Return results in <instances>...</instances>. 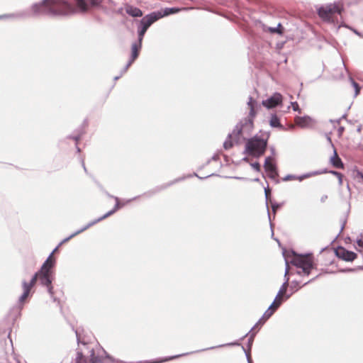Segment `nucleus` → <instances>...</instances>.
I'll list each match as a JSON object with an SVG mask.
<instances>
[{"label":"nucleus","mask_w":363,"mask_h":363,"mask_svg":"<svg viewBox=\"0 0 363 363\" xmlns=\"http://www.w3.org/2000/svg\"><path fill=\"white\" fill-rule=\"evenodd\" d=\"M352 178L358 183H363V173L358 169L355 168L352 172Z\"/></svg>","instance_id":"nucleus-31"},{"label":"nucleus","mask_w":363,"mask_h":363,"mask_svg":"<svg viewBox=\"0 0 363 363\" xmlns=\"http://www.w3.org/2000/svg\"><path fill=\"white\" fill-rule=\"evenodd\" d=\"M267 148V140L261 139L257 134L247 140L243 153L259 158L265 153Z\"/></svg>","instance_id":"nucleus-2"},{"label":"nucleus","mask_w":363,"mask_h":363,"mask_svg":"<svg viewBox=\"0 0 363 363\" xmlns=\"http://www.w3.org/2000/svg\"><path fill=\"white\" fill-rule=\"evenodd\" d=\"M126 13L132 17H141L143 11L138 7L128 5L125 8Z\"/></svg>","instance_id":"nucleus-20"},{"label":"nucleus","mask_w":363,"mask_h":363,"mask_svg":"<svg viewBox=\"0 0 363 363\" xmlns=\"http://www.w3.org/2000/svg\"><path fill=\"white\" fill-rule=\"evenodd\" d=\"M274 313V310H267L263 315H262V318H265V319H269L272 315L273 313Z\"/></svg>","instance_id":"nucleus-47"},{"label":"nucleus","mask_w":363,"mask_h":363,"mask_svg":"<svg viewBox=\"0 0 363 363\" xmlns=\"http://www.w3.org/2000/svg\"><path fill=\"white\" fill-rule=\"evenodd\" d=\"M283 298H277V297L275 296V298L274 300L273 301V302L271 303V305L269 306V308H267V310H274V312L280 307V306L283 303Z\"/></svg>","instance_id":"nucleus-35"},{"label":"nucleus","mask_w":363,"mask_h":363,"mask_svg":"<svg viewBox=\"0 0 363 363\" xmlns=\"http://www.w3.org/2000/svg\"><path fill=\"white\" fill-rule=\"evenodd\" d=\"M256 115V111L254 107L250 108L249 117L245 118L240 121L234 128L233 133L240 135L242 132L247 131L248 133L251 132L253 128V118Z\"/></svg>","instance_id":"nucleus-8"},{"label":"nucleus","mask_w":363,"mask_h":363,"mask_svg":"<svg viewBox=\"0 0 363 363\" xmlns=\"http://www.w3.org/2000/svg\"><path fill=\"white\" fill-rule=\"evenodd\" d=\"M22 286H23V292L18 298V301L20 303H23L25 301V300L28 298V296H29V294L30 292V290L33 287L32 286H30L29 283L28 281H26V280H23Z\"/></svg>","instance_id":"nucleus-17"},{"label":"nucleus","mask_w":363,"mask_h":363,"mask_svg":"<svg viewBox=\"0 0 363 363\" xmlns=\"http://www.w3.org/2000/svg\"><path fill=\"white\" fill-rule=\"evenodd\" d=\"M89 354V362H88L82 350H77L75 363H100L103 358V353L105 350L100 345H96L95 348L87 347Z\"/></svg>","instance_id":"nucleus-4"},{"label":"nucleus","mask_w":363,"mask_h":363,"mask_svg":"<svg viewBox=\"0 0 363 363\" xmlns=\"http://www.w3.org/2000/svg\"><path fill=\"white\" fill-rule=\"evenodd\" d=\"M312 118L308 116H298L296 118V123L301 128H308L311 125Z\"/></svg>","instance_id":"nucleus-18"},{"label":"nucleus","mask_w":363,"mask_h":363,"mask_svg":"<svg viewBox=\"0 0 363 363\" xmlns=\"http://www.w3.org/2000/svg\"><path fill=\"white\" fill-rule=\"evenodd\" d=\"M269 30L272 33H277L281 34L282 33L283 27L281 23H279L277 27L270 28Z\"/></svg>","instance_id":"nucleus-40"},{"label":"nucleus","mask_w":363,"mask_h":363,"mask_svg":"<svg viewBox=\"0 0 363 363\" xmlns=\"http://www.w3.org/2000/svg\"><path fill=\"white\" fill-rule=\"evenodd\" d=\"M101 221V220L100 219V218H98L91 222H89L88 224H86V225H84V227H82V228H80L79 230L75 231L74 233H73L72 234V236L73 237H75L76 235H79V233L85 231L86 230H87L88 228H89L90 227H91L92 225L96 224L97 223Z\"/></svg>","instance_id":"nucleus-29"},{"label":"nucleus","mask_w":363,"mask_h":363,"mask_svg":"<svg viewBox=\"0 0 363 363\" xmlns=\"http://www.w3.org/2000/svg\"><path fill=\"white\" fill-rule=\"evenodd\" d=\"M31 11L34 16H67L74 13L72 5L62 0H42L39 3L33 4Z\"/></svg>","instance_id":"nucleus-1"},{"label":"nucleus","mask_w":363,"mask_h":363,"mask_svg":"<svg viewBox=\"0 0 363 363\" xmlns=\"http://www.w3.org/2000/svg\"><path fill=\"white\" fill-rule=\"evenodd\" d=\"M326 172H327V169H321V170H318V171H314V172H308V173L303 174H302L301 176H298V177L296 176V179H298L300 182H301L304 179H307V178H309V177H311L312 176H315V175L324 174V173H326Z\"/></svg>","instance_id":"nucleus-24"},{"label":"nucleus","mask_w":363,"mask_h":363,"mask_svg":"<svg viewBox=\"0 0 363 363\" xmlns=\"http://www.w3.org/2000/svg\"><path fill=\"white\" fill-rule=\"evenodd\" d=\"M47 288V291L50 295V297H53V294H54V289H53V286H52V284H50V285H48L45 286Z\"/></svg>","instance_id":"nucleus-51"},{"label":"nucleus","mask_w":363,"mask_h":363,"mask_svg":"<svg viewBox=\"0 0 363 363\" xmlns=\"http://www.w3.org/2000/svg\"><path fill=\"white\" fill-rule=\"evenodd\" d=\"M291 263L296 267L302 269L301 272H296L298 275H301L303 273V274L308 276L312 269L317 268L316 264L313 262V257L311 253H307L305 255L301 254L295 256L291 259Z\"/></svg>","instance_id":"nucleus-3"},{"label":"nucleus","mask_w":363,"mask_h":363,"mask_svg":"<svg viewBox=\"0 0 363 363\" xmlns=\"http://www.w3.org/2000/svg\"><path fill=\"white\" fill-rule=\"evenodd\" d=\"M141 47H142V42H140V41H138V42L133 43L132 44V46H131L132 53H131V57L130 58V60L131 61L134 62L135 60V59L138 57L139 50L141 49Z\"/></svg>","instance_id":"nucleus-21"},{"label":"nucleus","mask_w":363,"mask_h":363,"mask_svg":"<svg viewBox=\"0 0 363 363\" xmlns=\"http://www.w3.org/2000/svg\"><path fill=\"white\" fill-rule=\"evenodd\" d=\"M242 350L244 351V352L245 354L247 363H253L252 360V358H251V354H250V351H247L244 346H242Z\"/></svg>","instance_id":"nucleus-44"},{"label":"nucleus","mask_w":363,"mask_h":363,"mask_svg":"<svg viewBox=\"0 0 363 363\" xmlns=\"http://www.w3.org/2000/svg\"><path fill=\"white\" fill-rule=\"evenodd\" d=\"M53 280V275L49 274H39V281L40 285L43 286H46L52 284Z\"/></svg>","instance_id":"nucleus-23"},{"label":"nucleus","mask_w":363,"mask_h":363,"mask_svg":"<svg viewBox=\"0 0 363 363\" xmlns=\"http://www.w3.org/2000/svg\"><path fill=\"white\" fill-rule=\"evenodd\" d=\"M357 243L359 247H363V234L360 235V238L357 240Z\"/></svg>","instance_id":"nucleus-57"},{"label":"nucleus","mask_w":363,"mask_h":363,"mask_svg":"<svg viewBox=\"0 0 363 363\" xmlns=\"http://www.w3.org/2000/svg\"><path fill=\"white\" fill-rule=\"evenodd\" d=\"M239 345H240V344L238 341H235V342H229V343H226V344L220 345H218V346L211 347H208V348H206V349H203V350H201L200 351H205V350H213L215 348L227 347V346H239Z\"/></svg>","instance_id":"nucleus-36"},{"label":"nucleus","mask_w":363,"mask_h":363,"mask_svg":"<svg viewBox=\"0 0 363 363\" xmlns=\"http://www.w3.org/2000/svg\"><path fill=\"white\" fill-rule=\"evenodd\" d=\"M257 332H255V331H252L250 333H246L242 338L241 340H243L245 337H247L249 334H250V337L248 338V340H247V350H246L247 351H250V352H251V348H252V343H253V341H254V337L256 335Z\"/></svg>","instance_id":"nucleus-33"},{"label":"nucleus","mask_w":363,"mask_h":363,"mask_svg":"<svg viewBox=\"0 0 363 363\" xmlns=\"http://www.w3.org/2000/svg\"><path fill=\"white\" fill-rule=\"evenodd\" d=\"M264 194H265L266 206H267V209L268 218H269V223H270V227H271V229H272V237H273L274 236V232L272 230V220H271V216H270V213H269V206H268V199H269V197L270 196V189H269L268 186L264 188Z\"/></svg>","instance_id":"nucleus-30"},{"label":"nucleus","mask_w":363,"mask_h":363,"mask_svg":"<svg viewBox=\"0 0 363 363\" xmlns=\"http://www.w3.org/2000/svg\"><path fill=\"white\" fill-rule=\"evenodd\" d=\"M291 106L294 111H298L299 113H301V109L299 108V106L296 101L292 102Z\"/></svg>","instance_id":"nucleus-55"},{"label":"nucleus","mask_w":363,"mask_h":363,"mask_svg":"<svg viewBox=\"0 0 363 363\" xmlns=\"http://www.w3.org/2000/svg\"><path fill=\"white\" fill-rule=\"evenodd\" d=\"M344 130H345L344 127H342V126L339 127V128L337 129L339 135H341L342 134Z\"/></svg>","instance_id":"nucleus-63"},{"label":"nucleus","mask_w":363,"mask_h":363,"mask_svg":"<svg viewBox=\"0 0 363 363\" xmlns=\"http://www.w3.org/2000/svg\"><path fill=\"white\" fill-rule=\"evenodd\" d=\"M88 125V121H87V119H84L82 125L80 127H83L84 129L85 128L86 126Z\"/></svg>","instance_id":"nucleus-64"},{"label":"nucleus","mask_w":363,"mask_h":363,"mask_svg":"<svg viewBox=\"0 0 363 363\" xmlns=\"http://www.w3.org/2000/svg\"><path fill=\"white\" fill-rule=\"evenodd\" d=\"M320 276V274L315 276V277H313V279H310L309 281L305 282L302 286H301V283L300 281H297V280H293L291 281V284L289 285V288H290V292L288 293V294H291V296L296 292H297L301 287L308 284L309 283H311L313 282V281H315L318 277Z\"/></svg>","instance_id":"nucleus-15"},{"label":"nucleus","mask_w":363,"mask_h":363,"mask_svg":"<svg viewBox=\"0 0 363 363\" xmlns=\"http://www.w3.org/2000/svg\"><path fill=\"white\" fill-rule=\"evenodd\" d=\"M233 135H235V136H239L240 135H238L236 133H233V132L232 133H229L228 135V137H227L226 140L223 143V147H224V149L228 150V149L231 148L233 146V141L231 140Z\"/></svg>","instance_id":"nucleus-34"},{"label":"nucleus","mask_w":363,"mask_h":363,"mask_svg":"<svg viewBox=\"0 0 363 363\" xmlns=\"http://www.w3.org/2000/svg\"><path fill=\"white\" fill-rule=\"evenodd\" d=\"M101 221V220L100 219V218H98L91 222H89L88 224H86V225H84V227H82V228H80L79 230L75 231L74 233H73L72 234V236L73 237H75L76 235H79V233L85 231L86 230H87L88 228H89L90 227H91L92 225L96 224L97 223Z\"/></svg>","instance_id":"nucleus-27"},{"label":"nucleus","mask_w":363,"mask_h":363,"mask_svg":"<svg viewBox=\"0 0 363 363\" xmlns=\"http://www.w3.org/2000/svg\"><path fill=\"white\" fill-rule=\"evenodd\" d=\"M260 133H262L261 139L267 140V143L268 144V140H269V136H270V133L269 132H265V131L263 132L262 130H260Z\"/></svg>","instance_id":"nucleus-49"},{"label":"nucleus","mask_w":363,"mask_h":363,"mask_svg":"<svg viewBox=\"0 0 363 363\" xmlns=\"http://www.w3.org/2000/svg\"><path fill=\"white\" fill-rule=\"evenodd\" d=\"M28 11H23L16 13L4 14L0 16V20L4 18H21L30 16Z\"/></svg>","instance_id":"nucleus-22"},{"label":"nucleus","mask_w":363,"mask_h":363,"mask_svg":"<svg viewBox=\"0 0 363 363\" xmlns=\"http://www.w3.org/2000/svg\"><path fill=\"white\" fill-rule=\"evenodd\" d=\"M189 353L185 354H181L178 355L174 356H170L165 357L164 359H161L155 361H149V360H145V361H139L136 362H124L118 359H116L113 357L112 356L109 355L106 351L105 353H103V358L100 363H162L164 362L169 361L176 358H178L179 357H182L184 355L188 354Z\"/></svg>","instance_id":"nucleus-7"},{"label":"nucleus","mask_w":363,"mask_h":363,"mask_svg":"<svg viewBox=\"0 0 363 363\" xmlns=\"http://www.w3.org/2000/svg\"><path fill=\"white\" fill-rule=\"evenodd\" d=\"M101 221V220L100 219V218H98L91 222H89L88 224H86V225H84V227H82V228H80L79 230L75 231L74 233H73L72 234V236L73 237H75L76 235H79V233L85 231L86 230H87L88 228H89L90 227H91L92 225L96 224L97 223Z\"/></svg>","instance_id":"nucleus-28"},{"label":"nucleus","mask_w":363,"mask_h":363,"mask_svg":"<svg viewBox=\"0 0 363 363\" xmlns=\"http://www.w3.org/2000/svg\"><path fill=\"white\" fill-rule=\"evenodd\" d=\"M343 11L342 6L339 4L333 3L321 6L318 9V16L325 21L330 22L334 14H341Z\"/></svg>","instance_id":"nucleus-5"},{"label":"nucleus","mask_w":363,"mask_h":363,"mask_svg":"<svg viewBox=\"0 0 363 363\" xmlns=\"http://www.w3.org/2000/svg\"><path fill=\"white\" fill-rule=\"evenodd\" d=\"M289 264H288L287 261H286V268H285V272H284V279L285 281L286 279H287L288 281L289 282Z\"/></svg>","instance_id":"nucleus-48"},{"label":"nucleus","mask_w":363,"mask_h":363,"mask_svg":"<svg viewBox=\"0 0 363 363\" xmlns=\"http://www.w3.org/2000/svg\"><path fill=\"white\" fill-rule=\"evenodd\" d=\"M354 269H352V268H347V269H341L340 272H354Z\"/></svg>","instance_id":"nucleus-62"},{"label":"nucleus","mask_w":363,"mask_h":363,"mask_svg":"<svg viewBox=\"0 0 363 363\" xmlns=\"http://www.w3.org/2000/svg\"><path fill=\"white\" fill-rule=\"evenodd\" d=\"M250 166L257 172L261 171V166L258 162L250 163Z\"/></svg>","instance_id":"nucleus-46"},{"label":"nucleus","mask_w":363,"mask_h":363,"mask_svg":"<svg viewBox=\"0 0 363 363\" xmlns=\"http://www.w3.org/2000/svg\"><path fill=\"white\" fill-rule=\"evenodd\" d=\"M101 221V220L100 219V218H98L91 222H89L88 224H86V225H84V227H82V228H80L79 230L75 231L74 233H73L72 234V236L73 237H75L76 235H79V233L85 231L86 230H87L88 228H89L90 227H91L92 225L96 224L97 223Z\"/></svg>","instance_id":"nucleus-26"},{"label":"nucleus","mask_w":363,"mask_h":363,"mask_svg":"<svg viewBox=\"0 0 363 363\" xmlns=\"http://www.w3.org/2000/svg\"><path fill=\"white\" fill-rule=\"evenodd\" d=\"M256 104H257L256 101L254 100L252 96H250L248 102H247V106H249V108H251V107H254L255 108V106Z\"/></svg>","instance_id":"nucleus-50"},{"label":"nucleus","mask_w":363,"mask_h":363,"mask_svg":"<svg viewBox=\"0 0 363 363\" xmlns=\"http://www.w3.org/2000/svg\"><path fill=\"white\" fill-rule=\"evenodd\" d=\"M45 264L50 265L51 267H55V259L52 256V253H50L49 256L47 257L46 260L44 262Z\"/></svg>","instance_id":"nucleus-39"},{"label":"nucleus","mask_w":363,"mask_h":363,"mask_svg":"<svg viewBox=\"0 0 363 363\" xmlns=\"http://www.w3.org/2000/svg\"><path fill=\"white\" fill-rule=\"evenodd\" d=\"M74 133L79 135V137L81 138V137L85 133V131L83 127H79L74 130Z\"/></svg>","instance_id":"nucleus-45"},{"label":"nucleus","mask_w":363,"mask_h":363,"mask_svg":"<svg viewBox=\"0 0 363 363\" xmlns=\"http://www.w3.org/2000/svg\"><path fill=\"white\" fill-rule=\"evenodd\" d=\"M289 286V282L287 279L281 284L276 297L277 298H283V301L288 300L291 297V294H288L286 292L287 288Z\"/></svg>","instance_id":"nucleus-16"},{"label":"nucleus","mask_w":363,"mask_h":363,"mask_svg":"<svg viewBox=\"0 0 363 363\" xmlns=\"http://www.w3.org/2000/svg\"><path fill=\"white\" fill-rule=\"evenodd\" d=\"M269 125L272 128H277L284 130L283 125L281 124L279 117L276 114H272L269 120Z\"/></svg>","instance_id":"nucleus-25"},{"label":"nucleus","mask_w":363,"mask_h":363,"mask_svg":"<svg viewBox=\"0 0 363 363\" xmlns=\"http://www.w3.org/2000/svg\"><path fill=\"white\" fill-rule=\"evenodd\" d=\"M273 157L272 156L267 157L264 163V168L265 172H267L268 177L272 179H275L279 174L277 164L272 162Z\"/></svg>","instance_id":"nucleus-11"},{"label":"nucleus","mask_w":363,"mask_h":363,"mask_svg":"<svg viewBox=\"0 0 363 363\" xmlns=\"http://www.w3.org/2000/svg\"><path fill=\"white\" fill-rule=\"evenodd\" d=\"M67 138L69 139H72L74 140L76 143H78V142L80 140V138L79 137V135H77V134H73V135H69L67 137Z\"/></svg>","instance_id":"nucleus-52"},{"label":"nucleus","mask_w":363,"mask_h":363,"mask_svg":"<svg viewBox=\"0 0 363 363\" xmlns=\"http://www.w3.org/2000/svg\"><path fill=\"white\" fill-rule=\"evenodd\" d=\"M186 8H179V7H171V8H165L161 11L152 12L153 15L157 18V21L172 14L177 13L182 10H186Z\"/></svg>","instance_id":"nucleus-14"},{"label":"nucleus","mask_w":363,"mask_h":363,"mask_svg":"<svg viewBox=\"0 0 363 363\" xmlns=\"http://www.w3.org/2000/svg\"><path fill=\"white\" fill-rule=\"evenodd\" d=\"M330 161L333 167L339 169L344 168V163L342 162L341 158L338 156L335 148L333 150V155L330 157Z\"/></svg>","instance_id":"nucleus-19"},{"label":"nucleus","mask_w":363,"mask_h":363,"mask_svg":"<svg viewBox=\"0 0 363 363\" xmlns=\"http://www.w3.org/2000/svg\"><path fill=\"white\" fill-rule=\"evenodd\" d=\"M103 0H90V3L92 6H98L99 5Z\"/></svg>","instance_id":"nucleus-59"},{"label":"nucleus","mask_w":363,"mask_h":363,"mask_svg":"<svg viewBox=\"0 0 363 363\" xmlns=\"http://www.w3.org/2000/svg\"><path fill=\"white\" fill-rule=\"evenodd\" d=\"M39 274H40L38 272H36L34 274V275L33 276V277L31 278V279L28 282L30 286H33L35 284L37 280L39 279Z\"/></svg>","instance_id":"nucleus-42"},{"label":"nucleus","mask_w":363,"mask_h":363,"mask_svg":"<svg viewBox=\"0 0 363 363\" xmlns=\"http://www.w3.org/2000/svg\"><path fill=\"white\" fill-rule=\"evenodd\" d=\"M282 98V95L280 93L275 92L266 100H263L262 104L267 109H271L281 105Z\"/></svg>","instance_id":"nucleus-12"},{"label":"nucleus","mask_w":363,"mask_h":363,"mask_svg":"<svg viewBox=\"0 0 363 363\" xmlns=\"http://www.w3.org/2000/svg\"><path fill=\"white\" fill-rule=\"evenodd\" d=\"M330 173V174H332L335 177V179H338V183L340 185H342V174L339 172H337V171H335V170H330V171H328L327 170V172L326 173Z\"/></svg>","instance_id":"nucleus-38"},{"label":"nucleus","mask_w":363,"mask_h":363,"mask_svg":"<svg viewBox=\"0 0 363 363\" xmlns=\"http://www.w3.org/2000/svg\"><path fill=\"white\" fill-rule=\"evenodd\" d=\"M262 317L258 320V322L254 325V327H252L250 330L249 331V333L252 332V330L254 331V329L255 328V327H257V325L259 323H262Z\"/></svg>","instance_id":"nucleus-61"},{"label":"nucleus","mask_w":363,"mask_h":363,"mask_svg":"<svg viewBox=\"0 0 363 363\" xmlns=\"http://www.w3.org/2000/svg\"><path fill=\"white\" fill-rule=\"evenodd\" d=\"M335 255L338 258L346 262H352L357 257V255L355 252L350 251L342 246H339L335 250Z\"/></svg>","instance_id":"nucleus-10"},{"label":"nucleus","mask_w":363,"mask_h":363,"mask_svg":"<svg viewBox=\"0 0 363 363\" xmlns=\"http://www.w3.org/2000/svg\"><path fill=\"white\" fill-rule=\"evenodd\" d=\"M74 238V237H73V236H72V234H71L69 237H67V238H66L63 239V240H62L59 243V245L60 246V245H62V244H64V243L67 242V241H69V240L71 238Z\"/></svg>","instance_id":"nucleus-60"},{"label":"nucleus","mask_w":363,"mask_h":363,"mask_svg":"<svg viewBox=\"0 0 363 363\" xmlns=\"http://www.w3.org/2000/svg\"><path fill=\"white\" fill-rule=\"evenodd\" d=\"M214 175H216V174H211L206 177H199L196 172H194L193 174H189L186 177L184 176L182 177H179V178H177L169 182L163 184L162 185L157 186L154 187L152 189L144 193L143 196H145L147 197L152 196L153 195L167 189L168 187L172 186L173 184H174L179 182L183 181L184 179H185L186 178H188V177H191L194 176V177H198L199 179H204L208 178V177L214 176Z\"/></svg>","instance_id":"nucleus-6"},{"label":"nucleus","mask_w":363,"mask_h":363,"mask_svg":"<svg viewBox=\"0 0 363 363\" xmlns=\"http://www.w3.org/2000/svg\"><path fill=\"white\" fill-rule=\"evenodd\" d=\"M218 160H219V156L218 155H213V157H211V160H208L206 162V165L208 164L211 162V160L218 161Z\"/></svg>","instance_id":"nucleus-58"},{"label":"nucleus","mask_w":363,"mask_h":363,"mask_svg":"<svg viewBox=\"0 0 363 363\" xmlns=\"http://www.w3.org/2000/svg\"><path fill=\"white\" fill-rule=\"evenodd\" d=\"M77 1L79 6H80L84 9H86V4L84 0H77Z\"/></svg>","instance_id":"nucleus-56"},{"label":"nucleus","mask_w":363,"mask_h":363,"mask_svg":"<svg viewBox=\"0 0 363 363\" xmlns=\"http://www.w3.org/2000/svg\"><path fill=\"white\" fill-rule=\"evenodd\" d=\"M282 205H283L282 203H277V202L272 203V210L274 216L276 214L277 211L279 208H281Z\"/></svg>","instance_id":"nucleus-41"},{"label":"nucleus","mask_w":363,"mask_h":363,"mask_svg":"<svg viewBox=\"0 0 363 363\" xmlns=\"http://www.w3.org/2000/svg\"><path fill=\"white\" fill-rule=\"evenodd\" d=\"M75 334H76L77 341L78 345H79V344H82L84 345H87L86 342L84 340H81L80 333H79V329H77L75 330Z\"/></svg>","instance_id":"nucleus-43"},{"label":"nucleus","mask_w":363,"mask_h":363,"mask_svg":"<svg viewBox=\"0 0 363 363\" xmlns=\"http://www.w3.org/2000/svg\"><path fill=\"white\" fill-rule=\"evenodd\" d=\"M292 179H296V176L294 174H287L283 178V181L284 182L290 181Z\"/></svg>","instance_id":"nucleus-54"},{"label":"nucleus","mask_w":363,"mask_h":363,"mask_svg":"<svg viewBox=\"0 0 363 363\" xmlns=\"http://www.w3.org/2000/svg\"><path fill=\"white\" fill-rule=\"evenodd\" d=\"M133 62V61H131L130 60H128V63L125 65V66L121 70V74L122 75L128 70V69L132 65Z\"/></svg>","instance_id":"nucleus-53"},{"label":"nucleus","mask_w":363,"mask_h":363,"mask_svg":"<svg viewBox=\"0 0 363 363\" xmlns=\"http://www.w3.org/2000/svg\"><path fill=\"white\" fill-rule=\"evenodd\" d=\"M138 196H135L132 199H128L124 203H120L119 201V199L117 197V196H111L112 199H113L115 201H116V203H115V206L113 208V209H111V211H109L108 212H107L106 213H105L104 216L99 217L100 219L101 220H104L105 218L109 217L110 216L113 215L114 213H116L119 208H122L123 206H124L126 203H128L130 202H131L132 201H135L136 200L138 197Z\"/></svg>","instance_id":"nucleus-13"},{"label":"nucleus","mask_w":363,"mask_h":363,"mask_svg":"<svg viewBox=\"0 0 363 363\" xmlns=\"http://www.w3.org/2000/svg\"><path fill=\"white\" fill-rule=\"evenodd\" d=\"M157 21V18L152 13L145 16L140 21L138 29V40L142 42L143 37L149 27Z\"/></svg>","instance_id":"nucleus-9"},{"label":"nucleus","mask_w":363,"mask_h":363,"mask_svg":"<svg viewBox=\"0 0 363 363\" xmlns=\"http://www.w3.org/2000/svg\"><path fill=\"white\" fill-rule=\"evenodd\" d=\"M350 80L352 86L354 89V96H357L360 91L361 87L359 85V84L357 82H356L352 77L350 78Z\"/></svg>","instance_id":"nucleus-37"},{"label":"nucleus","mask_w":363,"mask_h":363,"mask_svg":"<svg viewBox=\"0 0 363 363\" xmlns=\"http://www.w3.org/2000/svg\"><path fill=\"white\" fill-rule=\"evenodd\" d=\"M53 267H51L50 265L48 266V264H45V263L43 264L40 269L37 271L40 274H49V275H53L52 272Z\"/></svg>","instance_id":"nucleus-32"}]
</instances>
